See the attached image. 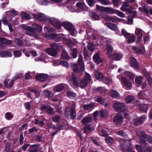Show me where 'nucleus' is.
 Segmentation results:
<instances>
[{"label":"nucleus","mask_w":152,"mask_h":152,"mask_svg":"<svg viewBox=\"0 0 152 152\" xmlns=\"http://www.w3.org/2000/svg\"><path fill=\"white\" fill-rule=\"evenodd\" d=\"M44 31L45 33L43 34V36L45 38L53 39L56 42H65L66 40V38L63 34H54L53 33L56 31V29H44Z\"/></svg>","instance_id":"obj_1"},{"label":"nucleus","mask_w":152,"mask_h":152,"mask_svg":"<svg viewBox=\"0 0 152 152\" xmlns=\"http://www.w3.org/2000/svg\"><path fill=\"white\" fill-rule=\"evenodd\" d=\"M77 62L78 64L74 63L71 65L72 69L76 73H78L80 72H83L85 69V65L83 62L82 56L79 57Z\"/></svg>","instance_id":"obj_2"},{"label":"nucleus","mask_w":152,"mask_h":152,"mask_svg":"<svg viewBox=\"0 0 152 152\" xmlns=\"http://www.w3.org/2000/svg\"><path fill=\"white\" fill-rule=\"evenodd\" d=\"M71 77L72 78L73 83L77 87H80L82 88H85L88 83L83 79L80 81V78L77 77L76 75L74 73L72 72L71 74Z\"/></svg>","instance_id":"obj_3"},{"label":"nucleus","mask_w":152,"mask_h":152,"mask_svg":"<svg viewBox=\"0 0 152 152\" xmlns=\"http://www.w3.org/2000/svg\"><path fill=\"white\" fill-rule=\"evenodd\" d=\"M65 114L66 116L68 117L69 115L72 120L75 119L77 115L75 105H72L71 107H66L65 110Z\"/></svg>","instance_id":"obj_4"},{"label":"nucleus","mask_w":152,"mask_h":152,"mask_svg":"<svg viewBox=\"0 0 152 152\" xmlns=\"http://www.w3.org/2000/svg\"><path fill=\"white\" fill-rule=\"evenodd\" d=\"M131 139H127V140L123 139H121L119 140L120 148L123 151L125 150V148L126 149H132V144L130 142Z\"/></svg>","instance_id":"obj_5"},{"label":"nucleus","mask_w":152,"mask_h":152,"mask_svg":"<svg viewBox=\"0 0 152 152\" xmlns=\"http://www.w3.org/2000/svg\"><path fill=\"white\" fill-rule=\"evenodd\" d=\"M113 107L116 111L118 112H123L126 110V106L123 103L117 102L113 104Z\"/></svg>","instance_id":"obj_6"},{"label":"nucleus","mask_w":152,"mask_h":152,"mask_svg":"<svg viewBox=\"0 0 152 152\" xmlns=\"http://www.w3.org/2000/svg\"><path fill=\"white\" fill-rule=\"evenodd\" d=\"M132 49V50L138 54L144 55L145 53V50L144 46L141 44L138 46H134Z\"/></svg>","instance_id":"obj_7"},{"label":"nucleus","mask_w":152,"mask_h":152,"mask_svg":"<svg viewBox=\"0 0 152 152\" xmlns=\"http://www.w3.org/2000/svg\"><path fill=\"white\" fill-rule=\"evenodd\" d=\"M34 17L37 20H39L42 22H45L49 19V17L42 13L33 14Z\"/></svg>","instance_id":"obj_8"},{"label":"nucleus","mask_w":152,"mask_h":152,"mask_svg":"<svg viewBox=\"0 0 152 152\" xmlns=\"http://www.w3.org/2000/svg\"><path fill=\"white\" fill-rule=\"evenodd\" d=\"M48 21L51 23L56 28H60L61 27V24L58 19L54 18H49Z\"/></svg>","instance_id":"obj_9"},{"label":"nucleus","mask_w":152,"mask_h":152,"mask_svg":"<svg viewBox=\"0 0 152 152\" xmlns=\"http://www.w3.org/2000/svg\"><path fill=\"white\" fill-rule=\"evenodd\" d=\"M123 117L122 115L120 114H117L113 118V121L116 125H121L122 123Z\"/></svg>","instance_id":"obj_10"},{"label":"nucleus","mask_w":152,"mask_h":152,"mask_svg":"<svg viewBox=\"0 0 152 152\" xmlns=\"http://www.w3.org/2000/svg\"><path fill=\"white\" fill-rule=\"evenodd\" d=\"M130 64L131 67L136 70L139 68V64L135 58L132 57L129 62Z\"/></svg>","instance_id":"obj_11"},{"label":"nucleus","mask_w":152,"mask_h":152,"mask_svg":"<svg viewBox=\"0 0 152 152\" xmlns=\"http://www.w3.org/2000/svg\"><path fill=\"white\" fill-rule=\"evenodd\" d=\"M41 109L43 111H45L46 110V112L52 115L54 114V112L53 111V108L48 105H43L41 107Z\"/></svg>","instance_id":"obj_12"},{"label":"nucleus","mask_w":152,"mask_h":152,"mask_svg":"<svg viewBox=\"0 0 152 152\" xmlns=\"http://www.w3.org/2000/svg\"><path fill=\"white\" fill-rule=\"evenodd\" d=\"M135 148L138 152H149L151 151V148L150 146H145L142 148L139 145H136Z\"/></svg>","instance_id":"obj_13"},{"label":"nucleus","mask_w":152,"mask_h":152,"mask_svg":"<svg viewBox=\"0 0 152 152\" xmlns=\"http://www.w3.org/2000/svg\"><path fill=\"white\" fill-rule=\"evenodd\" d=\"M48 75L46 74L41 73L36 75L35 78L37 80L44 82L46 80Z\"/></svg>","instance_id":"obj_14"},{"label":"nucleus","mask_w":152,"mask_h":152,"mask_svg":"<svg viewBox=\"0 0 152 152\" xmlns=\"http://www.w3.org/2000/svg\"><path fill=\"white\" fill-rule=\"evenodd\" d=\"M26 34L31 37H37L38 35L36 32L37 29H23Z\"/></svg>","instance_id":"obj_15"},{"label":"nucleus","mask_w":152,"mask_h":152,"mask_svg":"<svg viewBox=\"0 0 152 152\" xmlns=\"http://www.w3.org/2000/svg\"><path fill=\"white\" fill-rule=\"evenodd\" d=\"M146 116L145 115L141 116L139 118L136 120L134 122V125L135 126H139L143 123L145 119H146Z\"/></svg>","instance_id":"obj_16"},{"label":"nucleus","mask_w":152,"mask_h":152,"mask_svg":"<svg viewBox=\"0 0 152 152\" xmlns=\"http://www.w3.org/2000/svg\"><path fill=\"white\" fill-rule=\"evenodd\" d=\"M130 6L129 4L127 2H124L122 6L121 7V10L123 11H129L133 9V7H130L129 8H127Z\"/></svg>","instance_id":"obj_17"},{"label":"nucleus","mask_w":152,"mask_h":152,"mask_svg":"<svg viewBox=\"0 0 152 152\" xmlns=\"http://www.w3.org/2000/svg\"><path fill=\"white\" fill-rule=\"evenodd\" d=\"M123 55L120 53H115L110 56V57L112 59L115 61H119L122 57Z\"/></svg>","instance_id":"obj_18"},{"label":"nucleus","mask_w":152,"mask_h":152,"mask_svg":"<svg viewBox=\"0 0 152 152\" xmlns=\"http://www.w3.org/2000/svg\"><path fill=\"white\" fill-rule=\"evenodd\" d=\"M0 55L2 57H11L12 56V54L8 51L2 50L0 51Z\"/></svg>","instance_id":"obj_19"},{"label":"nucleus","mask_w":152,"mask_h":152,"mask_svg":"<svg viewBox=\"0 0 152 152\" xmlns=\"http://www.w3.org/2000/svg\"><path fill=\"white\" fill-rule=\"evenodd\" d=\"M61 25L67 28H75L74 26L71 23L68 21L62 22L61 24Z\"/></svg>","instance_id":"obj_20"},{"label":"nucleus","mask_w":152,"mask_h":152,"mask_svg":"<svg viewBox=\"0 0 152 152\" xmlns=\"http://www.w3.org/2000/svg\"><path fill=\"white\" fill-rule=\"evenodd\" d=\"M64 86L63 84L60 83L58 85L56 86L53 88V90L54 91L59 92L62 91L64 89Z\"/></svg>","instance_id":"obj_21"},{"label":"nucleus","mask_w":152,"mask_h":152,"mask_svg":"<svg viewBox=\"0 0 152 152\" xmlns=\"http://www.w3.org/2000/svg\"><path fill=\"white\" fill-rule=\"evenodd\" d=\"M33 27L28 26L25 24H23L21 26V27L23 28H40L41 27L38 24L34 23L32 24Z\"/></svg>","instance_id":"obj_22"},{"label":"nucleus","mask_w":152,"mask_h":152,"mask_svg":"<svg viewBox=\"0 0 152 152\" xmlns=\"http://www.w3.org/2000/svg\"><path fill=\"white\" fill-rule=\"evenodd\" d=\"M121 80L123 83L126 87L129 88L132 87V83L125 77H122Z\"/></svg>","instance_id":"obj_23"},{"label":"nucleus","mask_w":152,"mask_h":152,"mask_svg":"<svg viewBox=\"0 0 152 152\" xmlns=\"http://www.w3.org/2000/svg\"><path fill=\"white\" fill-rule=\"evenodd\" d=\"M46 52L49 55L53 56H56L57 54V52L50 48H48L45 50Z\"/></svg>","instance_id":"obj_24"},{"label":"nucleus","mask_w":152,"mask_h":152,"mask_svg":"<svg viewBox=\"0 0 152 152\" xmlns=\"http://www.w3.org/2000/svg\"><path fill=\"white\" fill-rule=\"evenodd\" d=\"M93 59L94 62L98 64L101 63L102 61L98 54L94 55L93 57Z\"/></svg>","instance_id":"obj_25"},{"label":"nucleus","mask_w":152,"mask_h":152,"mask_svg":"<svg viewBox=\"0 0 152 152\" xmlns=\"http://www.w3.org/2000/svg\"><path fill=\"white\" fill-rule=\"evenodd\" d=\"M66 95L67 97L70 99H74L76 98L77 94L75 93L68 91H66Z\"/></svg>","instance_id":"obj_26"},{"label":"nucleus","mask_w":152,"mask_h":152,"mask_svg":"<svg viewBox=\"0 0 152 152\" xmlns=\"http://www.w3.org/2000/svg\"><path fill=\"white\" fill-rule=\"evenodd\" d=\"M149 109L148 105L145 104H142L139 108V110L143 113H146Z\"/></svg>","instance_id":"obj_27"},{"label":"nucleus","mask_w":152,"mask_h":152,"mask_svg":"<svg viewBox=\"0 0 152 152\" xmlns=\"http://www.w3.org/2000/svg\"><path fill=\"white\" fill-rule=\"evenodd\" d=\"M92 121V118L91 117H87L83 118L82 121L83 124L86 125L88 123H91Z\"/></svg>","instance_id":"obj_28"},{"label":"nucleus","mask_w":152,"mask_h":152,"mask_svg":"<svg viewBox=\"0 0 152 152\" xmlns=\"http://www.w3.org/2000/svg\"><path fill=\"white\" fill-rule=\"evenodd\" d=\"M7 18L6 17V15L5 17H3L2 18L1 21L3 23L4 25H7L9 28H12L11 24L8 22L7 19Z\"/></svg>","instance_id":"obj_29"},{"label":"nucleus","mask_w":152,"mask_h":152,"mask_svg":"<svg viewBox=\"0 0 152 152\" xmlns=\"http://www.w3.org/2000/svg\"><path fill=\"white\" fill-rule=\"evenodd\" d=\"M110 95L114 98L118 97L120 96L119 94L116 91L112 90L110 92Z\"/></svg>","instance_id":"obj_30"},{"label":"nucleus","mask_w":152,"mask_h":152,"mask_svg":"<svg viewBox=\"0 0 152 152\" xmlns=\"http://www.w3.org/2000/svg\"><path fill=\"white\" fill-rule=\"evenodd\" d=\"M37 146V145H30V147L28 149L29 151L30 152H37L38 150Z\"/></svg>","instance_id":"obj_31"},{"label":"nucleus","mask_w":152,"mask_h":152,"mask_svg":"<svg viewBox=\"0 0 152 152\" xmlns=\"http://www.w3.org/2000/svg\"><path fill=\"white\" fill-rule=\"evenodd\" d=\"M128 39L127 40V42L129 44H132L134 42L135 40L136 37L134 35H130L128 37Z\"/></svg>","instance_id":"obj_32"},{"label":"nucleus","mask_w":152,"mask_h":152,"mask_svg":"<svg viewBox=\"0 0 152 152\" xmlns=\"http://www.w3.org/2000/svg\"><path fill=\"white\" fill-rule=\"evenodd\" d=\"M17 13L16 11L14 10H10L7 12L6 17H9L10 16L16 15Z\"/></svg>","instance_id":"obj_33"},{"label":"nucleus","mask_w":152,"mask_h":152,"mask_svg":"<svg viewBox=\"0 0 152 152\" xmlns=\"http://www.w3.org/2000/svg\"><path fill=\"white\" fill-rule=\"evenodd\" d=\"M95 77L96 79L99 80V79L102 80L104 77V75L102 72H96L95 73Z\"/></svg>","instance_id":"obj_34"},{"label":"nucleus","mask_w":152,"mask_h":152,"mask_svg":"<svg viewBox=\"0 0 152 152\" xmlns=\"http://www.w3.org/2000/svg\"><path fill=\"white\" fill-rule=\"evenodd\" d=\"M94 106V103L91 102L89 104L84 105L83 107V108L85 110H88L92 108Z\"/></svg>","instance_id":"obj_35"},{"label":"nucleus","mask_w":152,"mask_h":152,"mask_svg":"<svg viewBox=\"0 0 152 152\" xmlns=\"http://www.w3.org/2000/svg\"><path fill=\"white\" fill-rule=\"evenodd\" d=\"M143 78L141 76H139L136 77L135 82L136 83V85L137 86L138 85H141L142 83Z\"/></svg>","instance_id":"obj_36"},{"label":"nucleus","mask_w":152,"mask_h":152,"mask_svg":"<svg viewBox=\"0 0 152 152\" xmlns=\"http://www.w3.org/2000/svg\"><path fill=\"white\" fill-rule=\"evenodd\" d=\"M52 94L51 91L48 90H44L42 93L43 95L45 97L49 98Z\"/></svg>","instance_id":"obj_37"},{"label":"nucleus","mask_w":152,"mask_h":152,"mask_svg":"<svg viewBox=\"0 0 152 152\" xmlns=\"http://www.w3.org/2000/svg\"><path fill=\"white\" fill-rule=\"evenodd\" d=\"M51 49L54 50L57 52L60 49V47L56 44L53 43L50 44Z\"/></svg>","instance_id":"obj_38"},{"label":"nucleus","mask_w":152,"mask_h":152,"mask_svg":"<svg viewBox=\"0 0 152 152\" xmlns=\"http://www.w3.org/2000/svg\"><path fill=\"white\" fill-rule=\"evenodd\" d=\"M137 135L141 138L146 137L147 135L146 134L145 132L143 131H138L137 132Z\"/></svg>","instance_id":"obj_39"},{"label":"nucleus","mask_w":152,"mask_h":152,"mask_svg":"<svg viewBox=\"0 0 152 152\" xmlns=\"http://www.w3.org/2000/svg\"><path fill=\"white\" fill-rule=\"evenodd\" d=\"M22 18L23 19L28 20L31 18L30 16L25 12H22L20 14Z\"/></svg>","instance_id":"obj_40"},{"label":"nucleus","mask_w":152,"mask_h":152,"mask_svg":"<svg viewBox=\"0 0 152 152\" xmlns=\"http://www.w3.org/2000/svg\"><path fill=\"white\" fill-rule=\"evenodd\" d=\"M99 115L102 118H105L107 115V112L105 110H102L99 111Z\"/></svg>","instance_id":"obj_41"},{"label":"nucleus","mask_w":152,"mask_h":152,"mask_svg":"<svg viewBox=\"0 0 152 152\" xmlns=\"http://www.w3.org/2000/svg\"><path fill=\"white\" fill-rule=\"evenodd\" d=\"M5 117L7 120H10L13 118V115L11 112H8L5 114Z\"/></svg>","instance_id":"obj_42"},{"label":"nucleus","mask_w":152,"mask_h":152,"mask_svg":"<svg viewBox=\"0 0 152 152\" xmlns=\"http://www.w3.org/2000/svg\"><path fill=\"white\" fill-rule=\"evenodd\" d=\"M109 14H113L115 12V11L113 8L106 7L105 11Z\"/></svg>","instance_id":"obj_43"},{"label":"nucleus","mask_w":152,"mask_h":152,"mask_svg":"<svg viewBox=\"0 0 152 152\" xmlns=\"http://www.w3.org/2000/svg\"><path fill=\"white\" fill-rule=\"evenodd\" d=\"M34 123L36 125H39L40 127L43 126L45 124L44 123L43 121H39L38 119H36L35 120Z\"/></svg>","instance_id":"obj_44"},{"label":"nucleus","mask_w":152,"mask_h":152,"mask_svg":"<svg viewBox=\"0 0 152 152\" xmlns=\"http://www.w3.org/2000/svg\"><path fill=\"white\" fill-rule=\"evenodd\" d=\"M126 77L129 79H132L134 77L133 75L130 72L126 71L124 72Z\"/></svg>","instance_id":"obj_45"},{"label":"nucleus","mask_w":152,"mask_h":152,"mask_svg":"<svg viewBox=\"0 0 152 152\" xmlns=\"http://www.w3.org/2000/svg\"><path fill=\"white\" fill-rule=\"evenodd\" d=\"M84 131L86 133L91 131V127L90 125H86L83 128Z\"/></svg>","instance_id":"obj_46"},{"label":"nucleus","mask_w":152,"mask_h":152,"mask_svg":"<svg viewBox=\"0 0 152 152\" xmlns=\"http://www.w3.org/2000/svg\"><path fill=\"white\" fill-rule=\"evenodd\" d=\"M103 18L106 20L108 21H112L113 22H114V19L112 17H111L108 15H103Z\"/></svg>","instance_id":"obj_47"},{"label":"nucleus","mask_w":152,"mask_h":152,"mask_svg":"<svg viewBox=\"0 0 152 152\" xmlns=\"http://www.w3.org/2000/svg\"><path fill=\"white\" fill-rule=\"evenodd\" d=\"M107 52L108 53H111L113 50V48L112 45L110 44H107L106 45Z\"/></svg>","instance_id":"obj_48"},{"label":"nucleus","mask_w":152,"mask_h":152,"mask_svg":"<svg viewBox=\"0 0 152 152\" xmlns=\"http://www.w3.org/2000/svg\"><path fill=\"white\" fill-rule=\"evenodd\" d=\"M134 98L131 95H128L126 97L125 101L127 103H131L133 100Z\"/></svg>","instance_id":"obj_49"},{"label":"nucleus","mask_w":152,"mask_h":152,"mask_svg":"<svg viewBox=\"0 0 152 152\" xmlns=\"http://www.w3.org/2000/svg\"><path fill=\"white\" fill-rule=\"evenodd\" d=\"M93 90L94 91H98L101 93H104L105 91V90L102 87H98L96 88L93 89Z\"/></svg>","instance_id":"obj_50"},{"label":"nucleus","mask_w":152,"mask_h":152,"mask_svg":"<svg viewBox=\"0 0 152 152\" xmlns=\"http://www.w3.org/2000/svg\"><path fill=\"white\" fill-rule=\"evenodd\" d=\"M138 96L140 99H146L145 95L142 91H140L138 94Z\"/></svg>","instance_id":"obj_51"},{"label":"nucleus","mask_w":152,"mask_h":152,"mask_svg":"<svg viewBox=\"0 0 152 152\" xmlns=\"http://www.w3.org/2000/svg\"><path fill=\"white\" fill-rule=\"evenodd\" d=\"M65 42L67 43L68 47L71 48L72 47L73 45H74L73 42H72V40L69 39H66V40Z\"/></svg>","instance_id":"obj_52"},{"label":"nucleus","mask_w":152,"mask_h":152,"mask_svg":"<svg viewBox=\"0 0 152 152\" xmlns=\"http://www.w3.org/2000/svg\"><path fill=\"white\" fill-rule=\"evenodd\" d=\"M107 27L110 28H117V26L114 24H112L110 23H107L105 24Z\"/></svg>","instance_id":"obj_53"},{"label":"nucleus","mask_w":152,"mask_h":152,"mask_svg":"<svg viewBox=\"0 0 152 152\" xmlns=\"http://www.w3.org/2000/svg\"><path fill=\"white\" fill-rule=\"evenodd\" d=\"M60 117L58 115L53 117L52 121L55 122H59L60 121Z\"/></svg>","instance_id":"obj_54"},{"label":"nucleus","mask_w":152,"mask_h":152,"mask_svg":"<svg viewBox=\"0 0 152 152\" xmlns=\"http://www.w3.org/2000/svg\"><path fill=\"white\" fill-rule=\"evenodd\" d=\"M69 57V55L66 51H63L61 55V58L64 59H67Z\"/></svg>","instance_id":"obj_55"},{"label":"nucleus","mask_w":152,"mask_h":152,"mask_svg":"<svg viewBox=\"0 0 152 152\" xmlns=\"http://www.w3.org/2000/svg\"><path fill=\"white\" fill-rule=\"evenodd\" d=\"M24 139V137L23 134L20 133L19 139V142L20 145H22L23 144Z\"/></svg>","instance_id":"obj_56"},{"label":"nucleus","mask_w":152,"mask_h":152,"mask_svg":"<svg viewBox=\"0 0 152 152\" xmlns=\"http://www.w3.org/2000/svg\"><path fill=\"white\" fill-rule=\"evenodd\" d=\"M105 140L106 142L109 145L111 144L113 141V139L110 137H107L105 138Z\"/></svg>","instance_id":"obj_57"},{"label":"nucleus","mask_w":152,"mask_h":152,"mask_svg":"<svg viewBox=\"0 0 152 152\" xmlns=\"http://www.w3.org/2000/svg\"><path fill=\"white\" fill-rule=\"evenodd\" d=\"M115 13L118 16L120 17L121 18H124L125 17L124 14L120 11L116 10L115 11Z\"/></svg>","instance_id":"obj_58"},{"label":"nucleus","mask_w":152,"mask_h":152,"mask_svg":"<svg viewBox=\"0 0 152 152\" xmlns=\"http://www.w3.org/2000/svg\"><path fill=\"white\" fill-rule=\"evenodd\" d=\"M117 134L119 135H120L124 137H126L127 136L126 133L122 130H119L117 132Z\"/></svg>","instance_id":"obj_59"},{"label":"nucleus","mask_w":152,"mask_h":152,"mask_svg":"<svg viewBox=\"0 0 152 152\" xmlns=\"http://www.w3.org/2000/svg\"><path fill=\"white\" fill-rule=\"evenodd\" d=\"M13 55L16 57H18L22 55V53L21 51L18 50H15L13 51Z\"/></svg>","instance_id":"obj_60"},{"label":"nucleus","mask_w":152,"mask_h":152,"mask_svg":"<svg viewBox=\"0 0 152 152\" xmlns=\"http://www.w3.org/2000/svg\"><path fill=\"white\" fill-rule=\"evenodd\" d=\"M95 101L96 102L99 103L101 104H103V103H104V101L103 100L102 97L99 96H98L96 97Z\"/></svg>","instance_id":"obj_61"},{"label":"nucleus","mask_w":152,"mask_h":152,"mask_svg":"<svg viewBox=\"0 0 152 152\" xmlns=\"http://www.w3.org/2000/svg\"><path fill=\"white\" fill-rule=\"evenodd\" d=\"M39 3L42 5H46L48 4L49 1L47 0H37Z\"/></svg>","instance_id":"obj_62"},{"label":"nucleus","mask_w":152,"mask_h":152,"mask_svg":"<svg viewBox=\"0 0 152 152\" xmlns=\"http://www.w3.org/2000/svg\"><path fill=\"white\" fill-rule=\"evenodd\" d=\"M15 42L19 46H21L23 45V42L20 39H16L15 40Z\"/></svg>","instance_id":"obj_63"},{"label":"nucleus","mask_w":152,"mask_h":152,"mask_svg":"<svg viewBox=\"0 0 152 152\" xmlns=\"http://www.w3.org/2000/svg\"><path fill=\"white\" fill-rule=\"evenodd\" d=\"M11 144L10 143L7 142L6 144L5 148L6 152H10V148Z\"/></svg>","instance_id":"obj_64"}]
</instances>
